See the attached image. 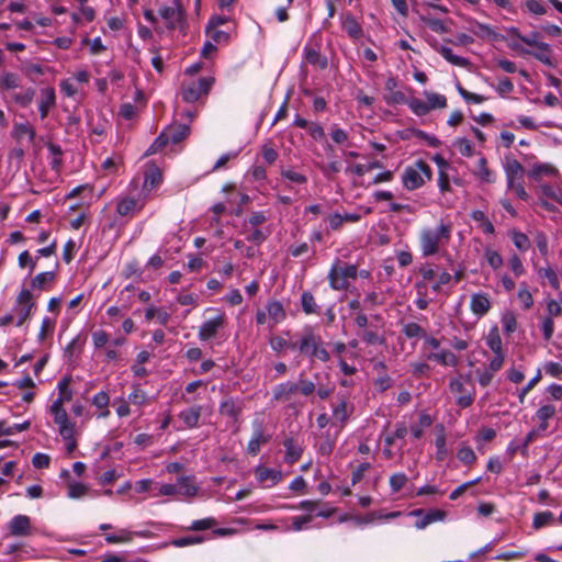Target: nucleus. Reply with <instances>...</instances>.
Here are the masks:
<instances>
[{
	"mask_svg": "<svg viewBox=\"0 0 562 562\" xmlns=\"http://www.w3.org/2000/svg\"><path fill=\"white\" fill-rule=\"evenodd\" d=\"M215 79L213 77H203L196 81H192L181 87V95L183 101L192 103L200 98L209 94Z\"/></svg>",
	"mask_w": 562,
	"mask_h": 562,
	"instance_id": "1",
	"label": "nucleus"
},
{
	"mask_svg": "<svg viewBox=\"0 0 562 562\" xmlns=\"http://www.w3.org/2000/svg\"><path fill=\"white\" fill-rule=\"evenodd\" d=\"M450 226L441 224L438 232L430 229L424 231L420 236L423 255L425 257L436 254L439 249V241L441 238L449 239Z\"/></svg>",
	"mask_w": 562,
	"mask_h": 562,
	"instance_id": "2",
	"label": "nucleus"
},
{
	"mask_svg": "<svg viewBox=\"0 0 562 562\" xmlns=\"http://www.w3.org/2000/svg\"><path fill=\"white\" fill-rule=\"evenodd\" d=\"M175 7L160 9L159 13L168 23L169 29H176L184 19V8L180 0H173Z\"/></svg>",
	"mask_w": 562,
	"mask_h": 562,
	"instance_id": "3",
	"label": "nucleus"
},
{
	"mask_svg": "<svg viewBox=\"0 0 562 562\" xmlns=\"http://www.w3.org/2000/svg\"><path fill=\"white\" fill-rule=\"evenodd\" d=\"M505 171L508 187H515L517 182H521L525 173L521 164L518 160L512 158H506Z\"/></svg>",
	"mask_w": 562,
	"mask_h": 562,
	"instance_id": "4",
	"label": "nucleus"
},
{
	"mask_svg": "<svg viewBox=\"0 0 562 562\" xmlns=\"http://www.w3.org/2000/svg\"><path fill=\"white\" fill-rule=\"evenodd\" d=\"M162 180V172L155 162H148L145 171L144 189L150 190L158 186Z\"/></svg>",
	"mask_w": 562,
	"mask_h": 562,
	"instance_id": "5",
	"label": "nucleus"
},
{
	"mask_svg": "<svg viewBox=\"0 0 562 562\" xmlns=\"http://www.w3.org/2000/svg\"><path fill=\"white\" fill-rule=\"evenodd\" d=\"M244 408L243 402L234 398H227L222 402L220 406L221 415L228 416L233 418L235 423L238 422V416L240 415Z\"/></svg>",
	"mask_w": 562,
	"mask_h": 562,
	"instance_id": "6",
	"label": "nucleus"
},
{
	"mask_svg": "<svg viewBox=\"0 0 562 562\" xmlns=\"http://www.w3.org/2000/svg\"><path fill=\"white\" fill-rule=\"evenodd\" d=\"M224 324V315H220L215 317L214 319L205 322L199 333V337L202 340H209L217 334V330L223 326Z\"/></svg>",
	"mask_w": 562,
	"mask_h": 562,
	"instance_id": "7",
	"label": "nucleus"
},
{
	"mask_svg": "<svg viewBox=\"0 0 562 562\" xmlns=\"http://www.w3.org/2000/svg\"><path fill=\"white\" fill-rule=\"evenodd\" d=\"M56 104L55 90L50 87L41 90L40 112L41 119H45Z\"/></svg>",
	"mask_w": 562,
	"mask_h": 562,
	"instance_id": "8",
	"label": "nucleus"
},
{
	"mask_svg": "<svg viewBox=\"0 0 562 562\" xmlns=\"http://www.w3.org/2000/svg\"><path fill=\"white\" fill-rule=\"evenodd\" d=\"M170 143L179 144L190 134V126L187 124H173L164 130Z\"/></svg>",
	"mask_w": 562,
	"mask_h": 562,
	"instance_id": "9",
	"label": "nucleus"
},
{
	"mask_svg": "<svg viewBox=\"0 0 562 562\" xmlns=\"http://www.w3.org/2000/svg\"><path fill=\"white\" fill-rule=\"evenodd\" d=\"M403 184L408 190H415L424 184V179L417 167L407 168L403 175Z\"/></svg>",
	"mask_w": 562,
	"mask_h": 562,
	"instance_id": "10",
	"label": "nucleus"
},
{
	"mask_svg": "<svg viewBox=\"0 0 562 562\" xmlns=\"http://www.w3.org/2000/svg\"><path fill=\"white\" fill-rule=\"evenodd\" d=\"M31 520L27 516H15L10 522V532L13 536H25L30 532Z\"/></svg>",
	"mask_w": 562,
	"mask_h": 562,
	"instance_id": "11",
	"label": "nucleus"
},
{
	"mask_svg": "<svg viewBox=\"0 0 562 562\" xmlns=\"http://www.w3.org/2000/svg\"><path fill=\"white\" fill-rule=\"evenodd\" d=\"M299 392V384L293 382H286L279 384L273 392V398L276 401H288L291 395Z\"/></svg>",
	"mask_w": 562,
	"mask_h": 562,
	"instance_id": "12",
	"label": "nucleus"
},
{
	"mask_svg": "<svg viewBox=\"0 0 562 562\" xmlns=\"http://www.w3.org/2000/svg\"><path fill=\"white\" fill-rule=\"evenodd\" d=\"M491 308V302L484 294H474L471 300V310L476 315H484Z\"/></svg>",
	"mask_w": 562,
	"mask_h": 562,
	"instance_id": "13",
	"label": "nucleus"
},
{
	"mask_svg": "<svg viewBox=\"0 0 562 562\" xmlns=\"http://www.w3.org/2000/svg\"><path fill=\"white\" fill-rule=\"evenodd\" d=\"M202 407L193 406L180 413L179 417L183 420V423L189 427L193 428L199 424V419L201 416Z\"/></svg>",
	"mask_w": 562,
	"mask_h": 562,
	"instance_id": "14",
	"label": "nucleus"
},
{
	"mask_svg": "<svg viewBox=\"0 0 562 562\" xmlns=\"http://www.w3.org/2000/svg\"><path fill=\"white\" fill-rule=\"evenodd\" d=\"M328 279L330 282V286L334 290H346L348 288L347 280L345 279V277H342L341 273H339V263H336L331 267L328 274Z\"/></svg>",
	"mask_w": 562,
	"mask_h": 562,
	"instance_id": "15",
	"label": "nucleus"
},
{
	"mask_svg": "<svg viewBox=\"0 0 562 562\" xmlns=\"http://www.w3.org/2000/svg\"><path fill=\"white\" fill-rule=\"evenodd\" d=\"M305 60L319 69L327 67V58L312 47H305Z\"/></svg>",
	"mask_w": 562,
	"mask_h": 562,
	"instance_id": "16",
	"label": "nucleus"
},
{
	"mask_svg": "<svg viewBox=\"0 0 562 562\" xmlns=\"http://www.w3.org/2000/svg\"><path fill=\"white\" fill-rule=\"evenodd\" d=\"M446 517V512L441 509H432L428 513H425L423 518L416 521L415 526L418 529L426 528L429 524L443 520Z\"/></svg>",
	"mask_w": 562,
	"mask_h": 562,
	"instance_id": "17",
	"label": "nucleus"
},
{
	"mask_svg": "<svg viewBox=\"0 0 562 562\" xmlns=\"http://www.w3.org/2000/svg\"><path fill=\"white\" fill-rule=\"evenodd\" d=\"M438 52L447 59L450 64L460 67H468L471 65L470 60L453 54L452 49L447 46H440Z\"/></svg>",
	"mask_w": 562,
	"mask_h": 562,
	"instance_id": "18",
	"label": "nucleus"
},
{
	"mask_svg": "<svg viewBox=\"0 0 562 562\" xmlns=\"http://www.w3.org/2000/svg\"><path fill=\"white\" fill-rule=\"evenodd\" d=\"M24 135H27L29 136V139L30 142H33L34 140V137H35V130L33 126H31L29 123H19V124H15L14 127H13V131H12V136L18 140L20 142L21 138L24 136Z\"/></svg>",
	"mask_w": 562,
	"mask_h": 562,
	"instance_id": "19",
	"label": "nucleus"
},
{
	"mask_svg": "<svg viewBox=\"0 0 562 562\" xmlns=\"http://www.w3.org/2000/svg\"><path fill=\"white\" fill-rule=\"evenodd\" d=\"M284 447L286 449L285 460L289 463H294L301 458L303 450L301 447L295 445L292 438H288L284 441Z\"/></svg>",
	"mask_w": 562,
	"mask_h": 562,
	"instance_id": "20",
	"label": "nucleus"
},
{
	"mask_svg": "<svg viewBox=\"0 0 562 562\" xmlns=\"http://www.w3.org/2000/svg\"><path fill=\"white\" fill-rule=\"evenodd\" d=\"M177 494L183 496H193L196 494V486L193 484L192 480L188 476L180 477L177 482Z\"/></svg>",
	"mask_w": 562,
	"mask_h": 562,
	"instance_id": "21",
	"label": "nucleus"
},
{
	"mask_svg": "<svg viewBox=\"0 0 562 562\" xmlns=\"http://www.w3.org/2000/svg\"><path fill=\"white\" fill-rule=\"evenodd\" d=\"M35 95V89L27 88L22 92H16L11 95L12 100L19 105L25 108L32 103Z\"/></svg>",
	"mask_w": 562,
	"mask_h": 562,
	"instance_id": "22",
	"label": "nucleus"
},
{
	"mask_svg": "<svg viewBox=\"0 0 562 562\" xmlns=\"http://www.w3.org/2000/svg\"><path fill=\"white\" fill-rule=\"evenodd\" d=\"M270 440L269 435H263L261 430H257L255 437L248 443V453L256 456L259 452L260 445L267 443Z\"/></svg>",
	"mask_w": 562,
	"mask_h": 562,
	"instance_id": "23",
	"label": "nucleus"
},
{
	"mask_svg": "<svg viewBox=\"0 0 562 562\" xmlns=\"http://www.w3.org/2000/svg\"><path fill=\"white\" fill-rule=\"evenodd\" d=\"M539 38V33L538 32H532L531 34H529L528 36H520V41L529 46H532V47H536L538 48L539 50H543V52H550V45L547 44V43H543V42H539L538 41Z\"/></svg>",
	"mask_w": 562,
	"mask_h": 562,
	"instance_id": "24",
	"label": "nucleus"
},
{
	"mask_svg": "<svg viewBox=\"0 0 562 562\" xmlns=\"http://www.w3.org/2000/svg\"><path fill=\"white\" fill-rule=\"evenodd\" d=\"M302 308L306 314H313L318 312V306L315 302L314 295L305 291L301 296Z\"/></svg>",
	"mask_w": 562,
	"mask_h": 562,
	"instance_id": "25",
	"label": "nucleus"
},
{
	"mask_svg": "<svg viewBox=\"0 0 562 562\" xmlns=\"http://www.w3.org/2000/svg\"><path fill=\"white\" fill-rule=\"evenodd\" d=\"M427 98V104L432 109H443L447 106V99L441 94H437L434 92H425Z\"/></svg>",
	"mask_w": 562,
	"mask_h": 562,
	"instance_id": "26",
	"label": "nucleus"
},
{
	"mask_svg": "<svg viewBox=\"0 0 562 562\" xmlns=\"http://www.w3.org/2000/svg\"><path fill=\"white\" fill-rule=\"evenodd\" d=\"M170 143L167 134L165 131L161 132V134L155 139V142L151 144V146L147 149L145 153V156H150L156 154L157 151L161 150L164 147H166Z\"/></svg>",
	"mask_w": 562,
	"mask_h": 562,
	"instance_id": "27",
	"label": "nucleus"
},
{
	"mask_svg": "<svg viewBox=\"0 0 562 562\" xmlns=\"http://www.w3.org/2000/svg\"><path fill=\"white\" fill-rule=\"evenodd\" d=\"M268 314L276 322H280L285 317L282 304L278 301L270 302L267 306Z\"/></svg>",
	"mask_w": 562,
	"mask_h": 562,
	"instance_id": "28",
	"label": "nucleus"
},
{
	"mask_svg": "<svg viewBox=\"0 0 562 562\" xmlns=\"http://www.w3.org/2000/svg\"><path fill=\"white\" fill-rule=\"evenodd\" d=\"M321 342V338L316 337L314 334H306L300 342V351L303 353H310L313 350V345H317Z\"/></svg>",
	"mask_w": 562,
	"mask_h": 562,
	"instance_id": "29",
	"label": "nucleus"
},
{
	"mask_svg": "<svg viewBox=\"0 0 562 562\" xmlns=\"http://www.w3.org/2000/svg\"><path fill=\"white\" fill-rule=\"evenodd\" d=\"M257 477L259 481L263 482L267 480H272L273 482H278L281 479V472L276 471L268 468H258L256 471Z\"/></svg>",
	"mask_w": 562,
	"mask_h": 562,
	"instance_id": "30",
	"label": "nucleus"
},
{
	"mask_svg": "<svg viewBox=\"0 0 562 562\" xmlns=\"http://www.w3.org/2000/svg\"><path fill=\"white\" fill-rule=\"evenodd\" d=\"M344 29L353 38H358L362 34L360 24L351 16H347L344 22Z\"/></svg>",
	"mask_w": 562,
	"mask_h": 562,
	"instance_id": "31",
	"label": "nucleus"
},
{
	"mask_svg": "<svg viewBox=\"0 0 562 562\" xmlns=\"http://www.w3.org/2000/svg\"><path fill=\"white\" fill-rule=\"evenodd\" d=\"M407 104L418 116L426 115L430 111V106H428L427 102H424L420 99L413 98L408 101Z\"/></svg>",
	"mask_w": 562,
	"mask_h": 562,
	"instance_id": "32",
	"label": "nucleus"
},
{
	"mask_svg": "<svg viewBox=\"0 0 562 562\" xmlns=\"http://www.w3.org/2000/svg\"><path fill=\"white\" fill-rule=\"evenodd\" d=\"M137 201L135 199H123L117 203L116 211L120 215H128L136 210Z\"/></svg>",
	"mask_w": 562,
	"mask_h": 562,
	"instance_id": "33",
	"label": "nucleus"
},
{
	"mask_svg": "<svg viewBox=\"0 0 562 562\" xmlns=\"http://www.w3.org/2000/svg\"><path fill=\"white\" fill-rule=\"evenodd\" d=\"M20 86V78L13 72H7L0 79V89H14Z\"/></svg>",
	"mask_w": 562,
	"mask_h": 562,
	"instance_id": "34",
	"label": "nucleus"
},
{
	"mask_svg": "<svg viewBox=\"0 0 562 562\" xmlns=\"http://www.w3.org/2000/svg\"><path fill=\"white\" fill-rule=\"evenodd\" d=\"M403 333L407 338L426 337V331L417 323H408L404 325Z\"/></svg>",
	"mask_w": 562,
	"mask_h": 562,
	"instance_id": "35",
	"label": "nucleus"
},
{
	"mask_svg": "<svg viewBox=\"0 0 562 562\" xmlns=\"http://www.w3.org/2000/svg\"><path fill=\"white\" fill-rule=\"evenodd\" d=\"M429 358L435 359L445 366H456L458 361L456 355L449 350H445L439 353H434Z\"/></svg>",
	"mask_w": 562,
	"mask_h": 562,
	"instance_id": "36",
	"label": "nucleus"
},
{
	"mask_svg": "<svg viewBox=\"0 0 562 562\" xmlns=\"http://www.w3.org/2000/svg\"><path fill=\"white\" fill-rule=\"evenodd\" d=\"M55 279V273L54 272H43V273H40L37 274L33 280H32V286L35 288V289H44L45 285L47 283H50L53 282Z\"/></svg>",
	"mask_w": 562,
	"mask_h": 562,
	"instance_id": "37",
	"label": "nucleus"
},
{
	"mask_svg": "<svg viewBox=\"0 0 562 562\" xmlns=\"http://www.w3.org/2000/svg\"><path fill=\"white\" fill-rule=\"evenodd\" d=\"M133 532L122 529L120 530L119 535H108L105 540L108 543L130 542L133 539Z\"/></svg>",
	"mask_w": 562,
	"mask_h": 562,
	"instance_id": "38",
	"label": "nucleus"
},
{
	"mask_svg": "<svg viewBox=\"0 0 562 562\" xmlns=\"http://www.w3.org/2000/svg\"><path fill=\"white\" fill-rule=\"evenodd\" d=\"M488 347L494 351V353H503L502 352V339L498 334L497 328L491 330L487 338Z\"/></svg>",
	"mask_w": 562,
	"mask_h": 562,
	"instance_id": "39",
	"label": "nucleus"
},
{
	"mask_svg": "<svg viewBox=\"0 0 562 562\" xmlns=\"http://www.w3.org/2000/svg\"><path fill=\"white\" fill-rule=\"evenodd\" d=\"M553 520V514L551 512L537 513L533 517L532 526L535 529H539Z\"/></svg>",
	"mask_w": 562,
	"mask_h": 562,
	"instance_id": "40",
	"label": "nucleus"
},
{
	"mask_svg": "<svg viewBox=\"0 0 562 562\" xmlns=\"http://www.w3.org/2000/svg\"><path fill=\"white\" fill-rule=\"evenodd\" d=\"M420 20L426 23L434 32L436 33H446L448 29L445 26L443 22L438 19H431L425 15H420Z\"/></svg>",
	"mask_w": 562,
	"mask_h": 562,
	"instance_id": "41",
	"label": "nucleus"
},
{
	"mask_svg": "<svg viewBox=\"0 0 562 562\" xmlns=\"http://www.w3.org/2000/svg\"><path fill=\"white\" fill-rule=\"evenodd\" d=\"M557 172V169L551 165H536L529 172L528 176L537 179L542 173L553 175Z\"/></svg>",
	"mask_w": 562,
	"mask_h": 562,
	"instance_id": "42",
	"label": "nucleus"
},
{
	"mask_svg": "<svg viewBox=\"0 0 562 562\" xmlns=\"http://www.w3.org/2000/svg\"><path fill=\"white\" fill-rule=\"evenodd\" d=\"M47 147H48V150L50 151V154L54 156L53 161H52V167H53V169L58 170L61 166V155H63L61 148L58 145L53 144V143H49L47 145Z\"/></svg>",
	"mask_w": 562,
	"mask_h": 562,
	"instance_id": "43",
	"label": "nucleus"
},
{
	"mask_svg": "<svg viewBox=\"0 0 562 562\" xmlns=\"http://www.w3.org/2000/svg\"><path fill=\"white\" fill-rule=\"evenodd\" d=\"M407 482V476L404 473H396L390 477V485L393 492H400Z\"/></svg>",
	"mask_w": 562,
	"mask_h": 562,
	"instance_id": "44",
	"label": "nucleus"
},
{
	"mask_svg": "<svg viewBox=\"0 0 562 562\" xmlns=\"http://www.w3.org/2000/svg\"><path fill=\"white\" fill-rule=\"evenodd\" d=\"M485 258L488 262V265L493 268V269H498L503 266V258L502 256L495 251V250H492V249H487L485 251Z\"/></svg>",
	"mask_w": 562,
	"mask_h": 562,
	"instance_id": "45",
	"label": "nucleus"
},
{
	"mask_svg": "<svg viewBox=\"0 0 562 562\" xmlns=\"http://www.w3.org/2000/svg\"><path fill=\"white\" fill-rule=\"evenodd\" d=\"M216 525V520L214 518H205L201 520H195L189 527L190 530L200 531L213 528Z\"/></svg>",
	"mask_w": 562,
	"mask_h": 562,
	"instance_id": "46",
	"label": "nucleus"
},
{
	"mask_svg": "<svg viewBox=\"0 0 562 562\" xmlns=\"http://www.w3.org/2000/svg\"><path fill=\"white\" fill-rule=\"evenodd\" d=\"M334 417L341 423H345L348 417V406L346 400H341V402L334 408Z\"/></svg>",
	"mask_w": 562,
	"mask_h": 562,
	"instance_id": "47",
	"label": "nucleus"
},
{
	"mask_svg": "<svg viewBox=\"0 0 562 562\" xmlns=\"http://www.w3.org/2000/svg\"><path fill=\"white\" fill-rule=\"evenodd\" d=\"M88 487L82 483H70L68 485V495L72 498H78L87 494Z\"/></svg>",
	"mask_w": 562,
	"mask_h": 562,
	"instance_id": "48",
	"label": "nucleus"
},
{
	"mask_svg": "<svg viewBox=\"0 0 562 562\" xmlns=\"http://www.w3.org/2000/svg\"><path fill=\"white\" fill-rule=\"evenodd\" d=\"M458 458L465 464H471L476 460L474 451L470 447H463L458 451Z\"/></svg>",
	"mask_w": 562,
	"mask_h": 562,
	"instance_id": "49",
	"label": "nucleus"
},
{
	"mask_svg": "<svg viewBox=\"0 0 562 562\" xmlns=\"http://www.w3.org/2000/svg\"><path fill=\"white\" fill-rule=\"evenodd\" d=\"M202 541H203V537L188 536V537H182V538L172 540L171 544H173L175 547H186V546H190V544L200 543Z\"/></svg>",
	"mask_w": 562,
	"mask_h": 562,
	"instance_id": "50",
	"label": "nucleus"
},
{
	"mask_svg": "<svg viewBox=\"0 0 562 562\" xmlns=\"http://www.w3.org/2000/svg\"><path fill=\"white\" fill-rule=\"evenodd\" d=\"M458 91L459 93L462 95V98L468 101V102H473V103H482L483 101H485V97L481 95V94H475V93H472L468 90H465L463 87H461L460 85L458 86Z\"/></svg>",
	"mask_w": 562,
	"mask_h": 562,
	"instance_id": "51",
	"label": "nucleus"
},
{
	"mask_svg": "<svg viewBox=\"0 0 562 562\" xmlns=\"http://www.w3.org/2000/svg\"><path fill=\"white\" fill-rule=\"evenodd\" d=\"M513 241L515 246L520 250H527L529 248V239L524 233L514 232Z\"/></svg>",
	"mask_w": 562,
	"mask_h": 562,
	"instance_id": "52",
	"label": "nucleus"
},
{
	"mask_svg": "<svg viewBox=\"0 0 562 562\" xmlns=\"http://www.w3.org/2000/svg\"><path fill=\"white\" fill-rule=\"evenodd\" d=\"M71 382V376H65L58 384V389L60 392V397L64 398V401H70L71 400V391L68 390V386Z\"/></svg>",
	"mask_w": 562,
	"mask_h": 562,
	"instance_id": "53",
	"label": "nucleus"
},
{
	"mask_svg": "<svg viewBox=\"0 0 562 562\" xmlns=\"http://www.w3.org/2000/svg\"><path fill=\"white\" fill-rule=\"evenodd\" d=\"M281 176L292 182L300 183V184L306 183V181H307V178L304 175H301V173L295 172L290 169L282 170Z\"/></svg>",
	"mask_w": 562,
	"mask_h": 562,
	"instance_id": "54",
	"label": "nucleus"
},
{
	"mask_svg": "<svg viewBox=\"0 0 562 562\" xmlns=\"http://www.w3.org/2000/svg\"><path fill=\"white\" fill-rule=\"evenodd\" d=\"M555 414V407L553 405H543L542 407H540L537 412V417L541 420V422H547L548 419H550L551 417H553Z\"/></svg>",
	"mask_w": 562,
	"mask_h": 562,
	"instance_id": "55",
	"label": "nucleus"
},
{
	"mask_svg": "<svg viewBox=\"0 0 562 562\" xmlns=\"http://www.w3.org/2000/svg\"><path fill=\"white\" fill-rule=\"evenodd\" d=\"M50 458L44 453H36L33 457L32 463L36 469H46L49 467Z\"/></svg>",
	"mask_w": 562,
	"mask_h": 562,
	"instance_id": "56",
	"label": "nucleus"
},
{
	"mask_svg": "<svg viewBox=\"0 0 562 562\" xmlns=\"http://www.w3.org/2000/svg\"><path fill=\"white\" fill-rule=\"evenodd\" d=\"M361 338L369 345H383L385 342L383 337H380L376 333L368 330L361 335Z\"/></svg>",
	"mask_w": 562,
	"mask_h": 562,
	"instance_id": "57",
	"label": "nucleus"
},
{
	"mask_svg": "<svg viewBox=\"0 0 562 562\" xmlns=\"http://www.w3.org/2000/svg\"><path fill=\"white\" fill-rule=\"evenodd\" d=\"M457 145H458V148L460 150V153L465 156V157H470L472 156L473 154V146L471 144V142L467 138H459L457 140Z\"/></svg>",
	"mask_w": 562,
	"mask_h": 562,
	"instance_id": "58",
	"label": "nucleus"
},
{
	"mask_svg": "<svg viewBox=\"0 0 562 562\" xmlns=\"http://www.w3.org/2000/svg\"><path fill=\"white\" fill-rule=\"evenodd\" d=\"M539 273H540V276H542L549 280V283L552 288H554V289L559 288L560 283H559L558 276L551 268L541 269L539 271Z\"/></svg>",
	"mask_w": 562,
	"mask_h": 562,
	"instance_id": "59",
	"label": "nucleus"
},
{
	"mask_svg": "<svg viewBox=\"0 0 562 562\" xmlns=\"http://www.w3.org/2000/svg\"><path fill=\"white\" fill-rule=\"evenodd\" d=\"M518 299L524 304L525 310H529L533 304L532 295L526 288L520 289Z\"/></svg>",
	"mask_w": 562,
	"mask_h": 562,
	"instance_id": "60",
	"label": "nucleus"
},
{
	"mask_svg": "<svg viewBox=\"0 0 562 562\" xmlns=\"http://www.w3.org/2000/svg\"><path fill=\"white\" fill-rule=\"evenodd\" d=\"M261 154H262L263 159L269 165H272L278 158V153L272 147H269L267 144H265L262 146Z\"/></svg>",
	"mask_w": 562,
	"mask_h": 562,
	"instance_id": "61",
	"label": "nucleus"
},
{
	"mask_svg": "<svg viewBox=\"0 0 562 562\" xmlns=\"http://www.w3.org/2000/svg\"><path fill=\"white\" fill-rule=\"evenodd\" d=\"M370 469V463H361L356 471L352 472V477H351V482L352 484H357L359 483L362 477H363V474L366 471H368Z\"/></svg>",
	"mask_w": 562,
	"mask_h": 562,
	"instance_id": "62",
	"label": "nucleus"
},
{
	"mask_svg": "<svg viewBox=\"0 0 562 562\" xmlns=\"http://www.w3.org/2000/svg\"><path fill=\"white\" fill-rule=\"evenodd\" d=\"M509 266L516 276H521L525 272L522 262L517 255L512 256L509 259Z\"/></svg>",
	"mask_w": 562,
	"mask_h": 562,
	"instance_id": "63",
	"label": "nucleus"
},
{
	"mask_svg": "<svg viewBox=\"0 0 562 562\" xmlns=\"http://www.w3.org/2000/svg\"><path fill=\"white\" fill-rule=\"evenodd\" d=\"M526 7L529 12L535 14H544L547 12L546 8L537 0H527Z\"/></svg>",
	"mask_w": 562,
	"mask_h": 562,
	"instance_id": "64",
	"label": "nucleus"
}]
</instances>
